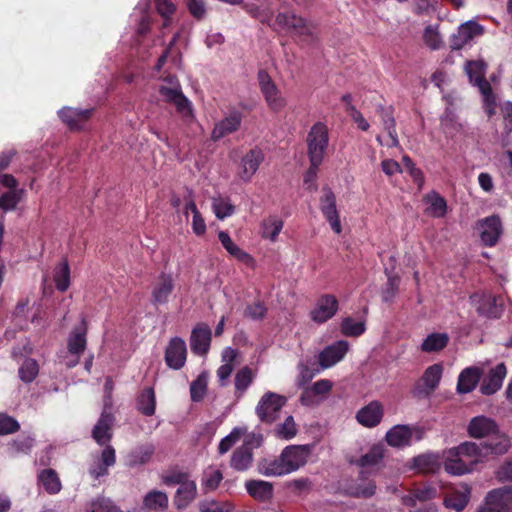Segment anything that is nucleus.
I'll list each match as a JSON object with an SVG mask.
<instances>
[{
  "label": "nucleus",
  "instance_id": "obj_1",
  "mask_svg": "<svg viewBox=\"0 0 512 512\" xmlns=\"http://www.w3.org/2000/svg\"><path fill=\"white\" fill-rule=\"evenodd\" d=\"M309 445H289L279 456L261 459L257 464V471L266 477H280L293 473L304 467L311 455Z\"/></svg>",
  "mask_w": 512,
  "mask_h": 512
},
{
  "label": "nucleus",
  "instance_id": "obj_2",
  "mask_svg": "<svg viewBox=\"0 0 512 512\" xmlns=\"http://www.w3.org/2000/svg\"><path fill=\"white\" fill-rule=\"evenodd\" d=\"M480 446L466 441L444 452V469L451 475H464L473 471L475 465L483 461Z\"/></svg>",
  "mask_w": 512,
  "mask_h": 512
},
{
  "label": "nucleus",
  "instance_id": "obj_3",
  "mask_svg": "<svg viewBox=\"0 0 512 512\" xmlns=\"http://www.w3.org/2000/svg\"><path fill=\"white\" fill-rule=\"evenodd\" d=\"M159 93L165 102L176 107L177 112L184 120L193 119L192 104L184 96L181 85L175 77L165 78L164 83L159 87Z\"/></svg>",
  "mask_w": 512,
  "mask_h": 512
},
{
  "label": "nucleus",
  "instance_id": "obj_4",
  "mask_svg": "<svg viewBox=\"0 0 512 512\" xmlns=\"http://www.w3.org/2000/svg\"><path fill=\"white\" fill-rule=\"evenodd\" d=\"M486 64L481 60L469 61L466 64V73L471 81L479 87L484 98V107L488 116L495 114L496 99L492 92L491 85L485 80Z\"/></svg>",
  "mask_w": 512,
  "mask_h": 512
},
{
  "label": "nucleus",
  "instance_id": "obj_5",
  "mask_svg": "<svg viewBox=\"0 0 512 512\" xmlns=\"http://www.w3.org/2000/svg\"><path fill=\"white\" fill-rule=\"evenodd\" d=\"M329 134L325 124H314L307 136L308 157L310 163L321 165L328 147Z\"/></svg>",
  "mask_w": 512,
  "mask_h": 512
},
{
  "label": "nucleus",
  "instance_id": "obj_6",
  "mask_svg": "<svg viewBox=\"0 0 512 512\" xmlns=\"http://www.w3.org/2000/svg\"><path fill=\"white\" fill-rule=\"evenodd\" d=\"M476 312L488 319H498L502 316L503 299L489 292H478L470 297Z\"/></svg>",
  "mask_w": 512,
  "mask_h": 512
},
{
  "label": "nucleus",
  "instance_id": "obj_7",
  "mask_svg": "<svg viewBox=\"0 0 512 512\" xmlns=\"http://www.w3.org/2000/svg\"><path fill=\"white\" fill-rule=\"evenodd\" d=\"M286 402L285 396L268 391L257 403L255 413L261 422L271 424L279 417V412Z\"/></svg>",
  "mask_w": 512,
  "mask_h": 512
},
{
  "label": "nucleus",
  "instance_id": "obj_8",
  "mask_svg": "<svg viewBox=\"0 0 512 512\" xmlns=\"http://www.w3.org/2000/svg\"><path fill=\"white\" fill-rule=\"evenodd\" d=\"M512 511V487L505 486L490 491L484 504L477 512H511Z\"/></svg>",
  "mask_w": 512,
  "mask_h": 512
},
{
  "label": "nucleus",
  "instance_id": "obj_9",
  "mask_svg": "<svg viewBox=\"0 0 512 512\" xmlns=\"http://www.w3.org/2000/svg\"><path fill=\"white\" fill-rule=\"evenodd\" d=\"M258 82L268 107L273 111L282 110L287 104L286 99L265 70L258 72Z\"/></svg>",
  "mask_w": 512,
  "mask_h": 512
},
{
  "label": "nucleus",
  "instance_id": "obj_10",
  "mask_svg": "<svg viewBox=\"0 0 512 512\" xmlns=\"http://www.w3.org/2000/svg\"><path fill=\"white\" fill-rule=\"evenodd\" d=\"M320 210L325 219L329 222L331 229L340 234L342 226L339 219V213L336 206V196L329 187L322 189V196L320 198Z\"/></svg>",
  "mask_w": 512,
  "mask_h": 512
},
{
  "label": "nucleus",
  "instance_id": "obj_11",
  "mask_svg": "<svg viewBox=\"0 0 512 512\" xmlns=\"http://www.w3.org/2000/svg\"><path fill=\"white\" fill-rule=\"evenodd\" d=\"M175 280L171 274L161 273L153 282L151 302L154 306L167 304L173 290Z\"/></svg>",
  "mask_w": 512,
  "mask_h": 512
},
{
  "label": "nucleus",
  "instance_id": "obj_12",
  "mask_svg": "<svg viewBox=\"0 0 512 512\" xmlns=\"http://www.w3.org/2000/svg\"><path fill=\"white\" fill-rule=\"evenodd\" d=\"M276 22L281 27L291 29L300 36L310 37L313 34L314 25L292 12L279 13L276 17Z\"/></svg>",
  "mask_w": 512,
  "mask_h": 512
},
{
  "label": "nucleus",
  "instance_id": "obj_13",
  "mask_svg": "<svg viewBox=\"0 0 512 512\" xmlns=\"http://www.w3.org/2000/svg\"><path fill=\"white\" fill-rule=\"evenodd\" d=\"M167 482L180 483L173 500L177 509H185L196 498L197 486L194 481H181L180 476H176L168 478Z\"/></svg>",
  "mask_w": 512,
  "mask_h": 512
},
{
  "label": "nucleus",
  "instance_id": "obj_14",
  "mask_svg": "<svg viewBox=\"0 0 512 512\" xmlns=\"http://www.w3.org/2000/svg\"><path fill=\"white\" fill-rule=\"evenodd\" d=\"M349 350V343L339 340L325 347L319 354V364L322 369H327L340 362Z\"/></svg>",
  "mask_w": 512,
  "mask_h": 512
},
{
  "label": "nucleus",
  "instance_id": "obj_15",
  "mask_svg": "<svg viewBox=\"0 0 512 512\" xmlns=\"http://www.w3.org/2000/svg\"><path fill=\"white\" fill-rule=\"evenodd\" d=\"M478 231L484 245L494 246L502 234L500 218L498 216H490L479 221Z\"/></svg>",
  "mask_w": 512,
  "mask_h": 512
},
{
  "label": "nucleus",
  "instance_id": "obj_16",
  "mask_svg": "<svg viewBox=\"0 0 512 512\" xmlns=\"http://www.w3.org/2000/svg\"><path fill=\"white\" fill-rule=\"evenodd\" d=\"M338 310V301L332 295L320 297L310 312L311 319L316 323H324L332 318Z\"/></svg>",
  "mask_w": 512,
  "mask_h": 512
},
{
  "label": "nucleus",
  "instance_id": "obj_17",
  "mask_svg": "<svg viewBox=\"0 0 512 512\" xmlns=\"http://www.w3.org/2000/svg\"><path fill=\"white\" fill-rule=\"evenodd\" d=\"M483 28L481 25L474 21H468L462 24L457 33H455L450 40V47L453 50L462 49L467 43H469L475 36L481 35Z\"/></svg>",
  "mask_w": 512,
  "mask_h": 512
},
{
  "label": "nucleus",
  "instance_id": "obj_18",
  "mask_svg": "<svg viewBox=\"0 0 512 512\" xmlns=\"http://www.w3.org/2000/svg\"><path fill=\"white\" fill-rule=\"evenodd\" d=\"M384 415L383 405L379 401H371L356 413V420L367 428L376 427Z\"/></svg>",
  "mask_w": 512,
  "mask_h": 512
},
{
  "label": "nucleus",
  "instance_id": "obj_19",
  "mask_svg": "<svg viewBox=\"0 0 512 512\" xmlns=\"http://www.w3.org/2000/svg\"><path fill=\"white\" fill-rule=\"evenodd\" d=\"M264 161V153L259 148L248 151L241 159L239 176L244 181H250Z\"/></svg>",
  "mask_w": 512,
  "mask_h": 512
},
{
  "label": "nucleus",
  "instance_id": "obj_20",
  "mask_svg": "<svg viewBox=\"0 0 512 512\" xmlns=\"http://www.w3.org/2000/svg\"><path fill=\"white\" fill-rule=\"evenodd\" d=\"M490 438L478 444L480 449L482 450L483 460L489 455H501L508 451L510 447V441L505 434H502L498 431V427L496 428V432L489 436Z\"/></svg>",
  "mask_w": 512,
  "mask_h": 512
},
{
  "label": "nucleus",
  "instance_id": "obj_21",
  "mask_svg": "<svg viewBox=\"0 0 512 512\" xmlns=\"http://www.w3.org/2000/svg\"><path fill=\"white\" fill-rule=\"evenodd\" d=\"M186 344L180 338H174L170 341L165 352V360L169 367L180 369L186 361Z\"/></svg>",
  "mask_w": 512,
  "mask_h": 512
},
{
  "label": "nucleus",
  "instance_id": "obj_22",
  "mask_svg": "<svg viewBox=\"0 0 512 512\" xmlns=\"http://www.w3.org/2000/svg\"><path fill=\"white\" fill-rule=\"evenodd\" d=\"M414 429L408 425H395L387 431L385 440L391 447L403 448L412 442Z\"/></svg>",
  "mask_w": 512,
  "mask_h": 512
},
{
  "label": "nucleus",
  "instance_id": "obj_23",
  "mask_svg": "<svg viewBox=\"0 0 512 512\" xmlns=\"http://www.w3.org/2000/svg\"><path fill=\"white\" fill-rule=\"evenodd\" d=\"M211 330L206 324L197 325L191 334L190 346L194 353L205 355L210 347Z\"/></svg>",
  "mask_w": 512,
  "mask_h": 512
},
{
  "label": "nucleus",
  "instance_id": "obj_24",
  "mask_svg": "<svg viewBox=\"0 0 512 512\" xmlns=\"http://www.w3.org/2000/svg\"><path fill=\"white\" fill-rule=\"evenodd\" d=\"M86 323L82 321V327L76 328L68 339V350L75 356V358L67 363L68 367H74L79 362L80 354L85 350L86 347Z\"/></svg>",
  "mask_w": 512,
  "mask_h": 512
},
{
  "label": "nucleus",
  "instance_id": "obj_25",
  "mask_svg": "<svg viewBox=\"0 0 512 512\" xmlns=\"http://www.w3.org/2000/svg\"><path fill=\"white\" fill-rule=\"evenodd\" d=\"M506 374L507 370L504 363L498 364L496 367L489 371L487 378H485L481 384L480 391L484 395L494 394L502 387V383L506 377Z\"/></svg>",
  "mask_w": 512,
  "mask_h": 512
},
{
  "label": "nucleus",
  "instance_id": "obj_26",
  "mask_svg": "<svg viewBox=\"0 0 512 512\" xmlns=\"http://www.w3.org/2000/svg\"><path fill=\"white\" fill-rule=\"evenodd\" d=\"M93 113V109H75V108H64L59 111V116L64 123L72 130H77L88 121Z\"/></svg>",
  "mask_w": 512,
  "mask_h": 512
},
{
  "label": "nucleus",
  "instance_id": "obj_27",
  "mask_svg": "<svg viewBox=\"0 0 512 512\" xmlns=\"http://www.w3.org/2000/svg\"><path fill=\"white\" fill-rule=\"evenodd\" d=\"M497 424L485 416H476L471 419L468 425V433L473 438L489 437L496 432Z\"/></svg>",
  "mask_w": 512,
  "mask_h": 512
},
{
  "label": "nucleus",
  "instance_id": "obj_28",
  "mask_svg": "<svg viewBox=\"0 0 512 512\" xmlns=\"http://www.w3.org/2000/svg\"><path fill=\"white\" fill-rule=\"evenodd\" d=\"M242 116L239 112H233L229 116L215 124L212 131V139L219 140L238 130L241 125Z\"/></svg>",
  "mask_w": 512,
  "mask_h": 512
},
{
  "label": "nucleus",
  "instance_id": "obj_29",
  "mask_svg": "<svg viewBox=\"0 0 512 512\" xmlns=\"http://www.w3.org/2000/svg\"><path fill=\"white\" fill-rule=\"evenodd\" d=\"M112 425V415L108 413H102L97 424L92 430V437L99 445H105L111 440Z\"/></svg>",
  "mask_w": 512,
  "mask_h": 512
},
{
  "label": "nucleus",
  "instance_id": "obj_30",
  "mask_svg": "<svg viewBox=\"0 0 512 512\" xmlns=\"http://www.w3.org/2000/svg\"><path fill=\"white\" fill-rule=\"evenodd\" d=\"M409 467L420 473H434L440 468L439 457L433 453H425L412 458Z\"/></svg>",
  "mask_w": 512,
  "mask_h": 512
},
{
  "label": "nucleus",
  "instance_id": "obj_31",
  "mask_svg": "<svg viewBox=\"0 0 512 512\" xmlns=\"http://www.w3.org/2000/svg\"><path fill=\"white\" fill-rule=\"evenodd\" d=\"M426 204L425 212L433 218H442L447 213V202L435 191H431L423 198Z\"/></svg>",
  "mask_w": 512,
  "mask_h": 512
},
{
  "label": "nucleus",
  "instance_id": "obj_32",
  "mask_svg": "<svg viewBox=\"0 0 512 512\" xmlns=\"http://www.w3.org/2000/svg\"><path fill=\"white\" fill-rule=\"evenodd\" d=\"M245 488L248 494L258 501H266L273 496V485L268 481L248 480Z\"/></svg>",
  "mask_w": 512,
  "mask_h": 512
},
{
  "label": "nucleus",
  "instance_id": "obj_33",
  "mask_svg": "<svg viewBox=\"0 0 512 512\" xmlns=\"http://www.w3.org/2000/svg\"><path fill=\"white\" fill-rule=\"evenodd\" d=\"M115 450L111 446H106L99 459L90 467V474L94 478H99L107 473V468L115 464Z\"/></svg>",
  "mask_w": 512,
  "mask_h": 512
},
{
  "label": "nucleus",
  "instance_id": "obj_34",
  "mask_svg": "<svg viewBox=\"0 0 512 512\" xmlns=\"http://www.w3.org/2000/svg\"><path fill=\"white\" fill-rule=\"evenodd\" d=\"M480 376L481 371L477 367L464 369L458 377L457 391L462 394L471 392L476 387Z\"/></svg>",
  "mask_w": 512,
  "mask_h": 512
},
{
  "label": "nucleus",
  "instance_id": "obj_35",
  "mask_svg": "<svg viewBox=\"0 0 512 512\" xmlns=\"http://www.w3.org/2000/svg\"><path fill=\"white\" fill-rule=\"evenodd\" d=\"M254 453L241 446L235 449L231 455L230 467L238 472H244L253 465Z\"/></svg>",
  "mask_w": 512,
  "mask_h": 512
},
{
  "label": "nucleus",
  "instance_id": "obj_36",
  "mask_svg": "<svg viewBox=\"0 0 512 512\" xmlns=\"http://www.w3.org/2000/svg\"><path fill=\"white\" fill-rule=\"evenodd\" d=\"M470 497V488L468 486H462L459 490L453 491L451 494L446 496L444 505L447 508L454 509L457 512L462 511L468 504Z\"/></svg>",
  "mask_w": 512,
  "mask_h": 512
},
{
  "label": "nucleus",
  "instance_id": "obj_37",
  "mask_svg": "<svg viewBox=\"0 0 512 512\" xmlns=\"http://www.w3.org/2000/svg\"><path fill=\"white\" fill-rule=\"evenodd\" d=\"M218 238L223 247L231 256L246 264L252 262V257L243 251L238 245H236L228 233L225 231H220L218 233Z\"/></svg>",
  "mask_w": 512,
  "mask_h": 512
},
{
  "label": "nucleus",
  "instance_id": "obj_38",
  "mask_svg": "<svg viewBox=\"0 0 512 512\" xmlns=\"http://www.w3.org/2000/svg\"><path fill=\"white\" fill-rule=\"evenodd\" d=\"M385 447L382 444L373 445L364 455L355 461L362 468L377 466L384 458Z\"/></svg>",
  "mask_w": 512,
  "mask_h": 512
},
{
  "label": "nucleus",
  "instance_id": "obj_39",
  "mask_svg": "<svg viewBox=\"0 0 512 512\" xmlns=\"http://www.w3.org/2000/svg\"><path fill=\"white\" fill-rule=\"evenodd\" d=\"M449 339L447 333H431L423 340L420 349L426 353L438 352L447 346Z\"/></svg>",
  "mask_w": 512,
  "mask_h": 512
},
{
  "label": "nucleus",
  "instance_id": "obj_40",
  "mask_svg": "<svg viewBox=\"0 0 512 512\" xmlns=\"http://www.w3.org/2000/svg\"><path fill=\"white\" fill-rule=\"evenodd\" d=\"M143 507L150 512L166 510L168 507V496L162 491L152 490L145 495Z\"/></svg>",
  "mask_w": 512,
  "mask_h": 512
},
{
  "label": "nucleus",
  "instance_id": "obj_41",
  "mask_svg": "<svg viewBox=\"0 0 512 512\" xmlns=\"http://www.w3.org/2000/svg\"><path fill=\"white\" fill-rule=\"evenodd\" d=\"M443 374V366L439 363L433 364L426 368L422 382L426 388L427 393L433 392L439 385Z\"/></svg>",
  "mask_w": 512,
  "mask_h": 512
},
{
  "label": "nucleus",
  "instance_id": "obj_42",
  "mask_svg": "<svg viewBox=\"0 0 512 512\" xmlns=\"http://www.w3.org/2000/svg\"><path fill=\"white\" fill-rule=\"evenodd\" d=\"M382 122L385 130L388 133L389 141L383 143L381 136H377L376 140L381 144H385L389 147H396L399 144V140L397 137L396 129H395V120L390 112L382 109Z\"/></svg>",
  "mask_w": 512,
  "mask_h": 512
},
{
  "label": "nucleus",
  "instance_id": "obj_43",
  "mask_svg": "<svg viewBox=\"0 0 512 512\" xmlns=\"http://www.w3.org/2000/svg\"><path fill=\"white\" fill-rule=\"evenodd\" d=\"M223 480L222 472L219 469L208 467L201 479V486L204 492H211L218 488Z\"/></svg>",
  "mask_w": 512,
  "mask_h": 512
},
{
  "label": "nucleus",
  "instance_id": "obj_44",
  "mask_svg": "<svg viewBox=\"0 0 512 512\" xmlns=\"http://www.w3.org/2000/svg\"><path fill=\"white\" fill-rule=\"evenodd\" d=\"M200 512H232L234 504L226 500L205 499L198 503Z\"/></svg>",
  "mask_w": 512,
  "mask_h": 512
},
{
  "label": "nucleus",
  "instance_id": "obj_45",
  "mask_svg": "<svg viewBox=\"0 0 512 512\" xmlns=\"http://www.w3.org/2000/svg\"><path fill=\"white\" fill-rule=\"evenodd\" d=\"M39 481L49 494H56L61 490V482L57 473L52 469L43 470L39 474Z\"/></svg>",
  "mask_w": 512,
  "mask_h": 512
},
{
  "label": "nucleus",
  "instance_id": "obj_46",
  "mask_svg": "<svg viewBox=\"0 0 512 512\" xmlns=\"http://www.w3.org/2000/svg\"><path fill=\"white\" fill-rule=\"evenodd\" d=\"M54 281L59 291L64 292L70 285V268L67 260L60 262L54 270Z\"/></svg>",
  "mask_w": 512,
  "mask_h": 512
},
{
  "label": "nucleus",
  "instance_id": "obj_47",
  "mask_svg": "<svg viewBox=\"0 0 512 512\" xmlns=\"http://www.w3.org/2000/svg\"><path fill=\"white\" fill-rule=\"evenodd\" d=\"M24 196L23 189L9 190L0 196V209L4 212L13 211Z\"/></svg>",
  "mask_w": 512,
  "mask_h": 512
},
{
  "label": "nucleus",
  "instance_id": "obj_48",
  "mask_svg": "<svg viewBox=\"0 0 512 512\" xmlns=\"http://www.w3.org/2000/svg\"><path fill=\"white\" fill-rule=\"evenodd\" d=\"M436 496V489L431 486H424L421 488H416L410 494L404 496L403 503L408 506H413L418 501H427Z\"/></svg>",
  "mask_w": 512,
  "mask_h": 512
},
{
  "label": "nucleus",
  "instance_id": "obj_49",
  "mask_svg": "<svg viewBox=\"0 0 512 512\" xmlns=\"http://www.w3.org/2000/svg\"><path fill=\"white\" fill-rule=\"evenodd\" d=\"M246 427H235L232 429L230 434L221 439L218 445V453L224 455L227 453L233 445L240 440V438L246 434Z\"/></svg>",
  "mask_w": 512,
  "mask_h": 512
},
{
  "label": "nucleus",
  "instance_id": "obj_50",
  "mask_svg": "<svg viewBox=\"0 0 512 512\" xmlns=\"http://www.w3.org/2000/svg\"><path fill=\"white\" fill-rule=\"evenodd\" d=\"M155 393L152 388H146L138 399V409L147 416H151L155 412Z\"/></svg>",
  "mask_w": 512,
  "mask_h": 512
},
{
  "label": "nucleus",
  "instance_id": "obj_51",
  "mask_svg": "<svg viewBox=\"0 0 512 512\" xmlns=\"http://www.w3.org/2000/svg\"><path fill=\"white\" fill-rule=\"evenodd\" d=\"M208 375L206 372H202L196 380L191 383L190 394L191 399L195 402L201 401L207 390Z\"/></svg>",
  "mask_w": 512,
  "mask_h": 512
},
{
  "label": "nucleus",
  "instance_id": "obj_52",
  "mask_svg": "<svg viewBox=\"0 0 512 512\" xmlns=\"http://www.w3.org/2000/svg\"><path fill=\"white\" fill-rule=\"evenodd\" d=\"M283 228V222L277 217H269L263 221L262 236L274 241Z\"/></svg>",
  "mask_w": 512,
  "mask_h": 512
},
{
  "label": "nucleus",
  "instance_id": "obj_53",
  "mask_svg": "<svg viewBox=\"0 0 512 512\" xmlns=\"http://www.w3.org/2000/svg\"><path fill=\"white\" fill-rule=\"evenodd\" d=\"M275 434L278 438L290 440L297 434V426L293 416L285 418L284 422L277 425Z\"/></svg>",
  "mask_w": 512,
  "mask_h": 512
},
{
  "label": "nucleus",
  "instance_id": "obj_54",
  "mask_svg": "<svg viewBox=\"0 0 512 512\" xmlns=\"http://www.w3.org/2000/svg\"><path fill=\"white\" fill-rule=\"evenodd\" d=\"M212 208L215 216L218 219H224L234 213V207L227 198L215 197L213 198Z\"/></svg>",
  "mask_w": 512,
  "mask_h": 512
},
{
  "label": "nucleus",
  "instance_id": "obj_55",
  "mask_svg": "<svg viewBox=\"0 0 512 512\" xmlns=\"http://www.w3.org/2000/svg\"><path fill=\"white\" fill-rule=\"evenodd\" d=\"M341 332L345 336L358 337L365 332V323L354 321L351 317H347L341 323Z\"/></svg>",
  "mask_w": 512,
  "mask_h": 512
},
{
  "label": "nucleus",
  "instance_id": "obj_56",
  "mask_svg": "<svg viewBox=\"0 0 512 512\" xmlns=\"http://www.w3.org/2000/svg\"><path fill=\"white\" fill-rule=\"evenodd\" d=\"M254 379V373L251 368L243 367L235 376V388L241 393L245 392Z\"/></svg>",
  "mask_w": 512,
  "mask_h": 512
},
{
  "label": "nucleus",
  "instance_id": "obj_57",
  "mask_svg": "<svg viewBox=\"0 0 512 512\" xmlns=\"http://www.w3.org/2000/svg\"><path fill=\"white\" fill-rule=\"evenodd\" d=\"M38 374V364L34 359H26L19 368V377L22 381L32 382Z\"/></svg>",
  "mask_w": 512,
  "mask_h": 512
},
{
  "label": "nucleus",
  "instance_id": "obj_58",
  "mask_svg": "<svg viewBox=\"0 0 512 512\" xmlns=\"http://www.w3.org/2000/svg\"><path fill=\"white\" fill-rule=\"evenodd\" d=\"M425 44L433 50L439 49L442 44V38L438 32L437 26H428L424 31Z\"/></svg>",
  "mask_w": 512,
  "mask_h": 512
},
{
  "label": "nucleus",
  "instance_id": "obj_59",
  "mask_svg": "<svg viewBox=\"0 0 512 512\" xmlns=\"http://www.w3.org/2000/svg\"><path fill=\"white\" fill-rule=\"evenodd\" d=\"M155 4L157 12L164 18L163 26H168L170 15L176 10L175 4L172 0H155Z\"/></svg>",
  "mask_w": 512,
  "mask_h": 512
},
{
  "label": "nucleus",
  "instance_id": "obj_60",
  "mask_svg": "<svg viewBox=\"0 0 512 512\" xmlns=\"http://www.w3.org/2000/svg\"><path fill=\"white\" fill-rule=\"evenodd\" d=\"M266 307L261 302H254L246 306L244 310V317L257 321L264 318L266 314Z\"/></svg>",
  "mask_w": 512,
  "mask_h": 512
},
{
  "label": "nucleus",
  "instance_id": "obj_61",
  "mask_svg": "<svg viewBox=\"0 0 512 512\" xmlns=\"http://www.w3.org/2000/svg\"><path fill=\"white\" fill-rule=\"evenodd\" d=\"M20 425L18 421L6 414H0V435L12 434L18 431Z\"/></svg>",
  "mask_w": 512,
  "mask_h": 512
},
{
  "label": "nucleus",
  "instance_id": "obj_62",
  "mask_svg": "<svg viewBox=\"0 0 512 512\" xmlns=\"http://www.w3.org/2000/svg\"><path fill=\"white\" fill-rule=\"evenodd\" d=\"M399 282L400 279L398 276H388V281L385 285V288L382 291L383 301L389 302L395 297L398 291Z\"/></svg>",
  "mask_w": 512,
  "mask_h": 512
},
{
  "label": "nucleus",
  "instance_id": "obj_63",
  "mask_svg": "<svg viewBox=\"0 0 512 512\" xmlns=\"http://www.w3.org/2000/svg\"><path fill=\"white\" fill-rule=\"evenodd\" d=\"M87 512H122L109 499H97L93 501Z\"/></svg>",
  "mask_w": 512,
  "mask_h": 512
},
{
  "label": "nucleus",
  "instance_id": "obj_64",
  "mask_svg": "<svg viewBox=\"0 0 512 512\" xmlns=\"http://www.w3.org/2000/svg\"><path fill=\"white\" fill-rule=\"evenodd\" d=\"M34 445V438L31 436H24L14 440L11 443V448L16 453H28Z\"/></svg>",
  "mask_w": 512,
  "mask_h": 512
}]
</instances>
